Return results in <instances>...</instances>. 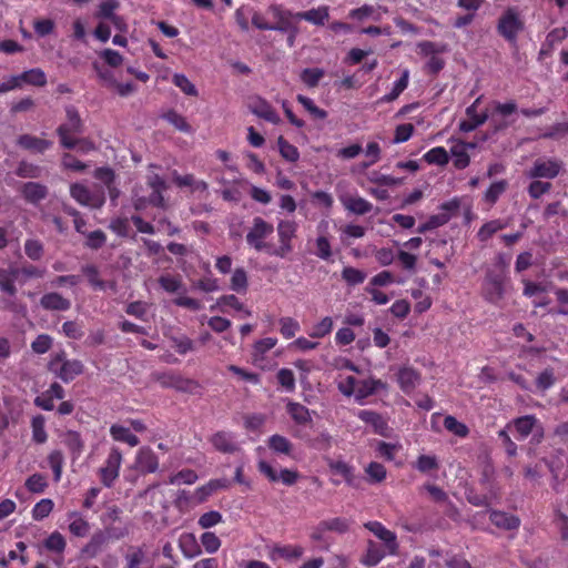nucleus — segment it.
<instances>
[{"instance_id": "obj_32", "label": "nucleus", "mask_w": 568, "mask_h": 568, "mask_svg": "<svg viewBox=\"0 0 568 568\" xmlns=\"http://www.w3.org/2000/svg\"><path fill=\"white\" fill-rule=\"evenodd\" d=\"M164 385L171 386L179 392L195 394L200 388V384L190 378H183L180 375H170L168 381L163 382Z\"/></svg>"}, {"instance_id": "obj_50", "label": "nucleus", "mask_w": 568, "mask_h": 568, "mask_svg": "<svg viewBox=\"0 0 568 568\" xmlns=\"http://www.w3.org/2000/svg\"><path fill=\"white\" fill-rule=\"evenodd\" d=\"M333 326V318L325 316L318 323L312 326L311 331L308 332V336L311 338H323L332 332Z\"/></svg>"}, {"instance_id": "obj_53", "label": "nucleus", "mask_w": 568, "mask_h": 568, "mask_svg": "<svg viewBox=\"0 0 568 568\" xmlns=\"http://www.w3.org/2000/svg\"><path fill=\"white\" fill-rule=\"evenodd\" d=\"M247 274L243 267H237L234 270L231 276L230 287L232 291L237 293L246 292L247 290Z\"/></svg>"}, {"instance_id": "obj_16", "label": "nucleus", "mask_w": 568, "mask_h": 568, "mask_svg": "<svg viewBox=\"0 0 568 568\" xmlns=\"http://www.w3.org/2000/svg\"><path fill=\"white\" fill-rule=\"evenodd\" d=\"M296 20H304L315 27H324L329 20V7L323 4L306 11L296 12Z\"/></svg>"}, {"instance_id": "obj_31", "label": "nucleus", "mask_w": 568, "mask_h": 568, "mask_svg": "<svg viewBox=\"0 0 568 568\" xmlns=\"http://www.w3.org/2000/svg\"><path fill=\"white\" fill-rule=\"evenodd\" d=\"M63 444L70 452L73 460L78 459L84 450V442L77 430H67L63 435Z\"/></svg>"}, {"instance_id": "obj_13", "label": "nucleus", "mask_w": 568, "mask_h": 568, "mask_svg": "<svg viewBox=\"0 0 568 568\" xmlns=\"http://www.w3.org/2000/svg\"><path fill=\"white\" fill-rule=\"evenodd\" d=\"M135 469L142 474H153L159 469V458L150 447H141L135 456Z\"/></svg>"}, {"instance_id": "obj_41", "label": "nucleus", "mask_w": 568, "mask_h": 568, "mask_svg": "<svg viewBox=\"0 0 568 568\" xmlns=\"http://www.w3.org/2000/svg\"><path fill=\"white\" fill-rule=\"evenodd\" d=\"M17 78L18 83H28L36 87H44L47 84V75L45 73L39 69H30L28 71L22 72L19 75H14Z\"/></svg>"}, {"instance_id": "obj_47", "label": "nucleus", "mask_w": 568, "mask_h": 568, "mask_svg": "<svg viewBox=\"0 0 568 568\" xmlns=\"http://www.w3.org/2000/svg\"><path fill=\"white\" fill-rule=\"evenodd\" d=\"M48 464L53 473V479L55 483H59L62 477V470L64 465V456L63 453L59 449L52 450L48 455Z\"/></svg>"}, {"instance_id": "obj_9", "label": "nucleus", "mask_w": 568, "mask_h": 568, "mask_svg": "<svg viewBox=\"0 0 568 568\" xmlns=\"http://www.w3.org/2000/svg\"><path fill=\"white\" fill-rule=\"evenodd\" d=\"M70 196L80 205L101 209L105 203L103 190L92 192L87 185L75 182L70 185Z\"/></svg>"}, {"instance_id": "obj_62", "label": "nucleus", "mask_w": 568, "mask_h": 568, "mask_svg": "<svg viewBox=\"0 0 568 568\" xmlns=\"http://www.w3.org/2000/svg\"><path fill=\"white\" fill-rule=\"evenodd\" d=\"M43 545L49 551L62 554L65 549L67 542L59 531H53L48 538H45Z\"/></svg>"}, {"instance_id": "obj_61", "label": "nucleus", "mask_w": 568, "mask_h": 568, "mask_svg": "<svg viewBox=\"0 0 568 568\" xmlns=\"http://www.w3.org/2000/svg\"><path fill=\"white\" fill-rule=\"evenodd\" d=\"M365 471L368 476L367 480L372 484L382 483L386 478L387 474L384 465L377 462L369 463L365 468Z\"/></svg>"}, {"instance_id": "obj_38", "label": "nucleus", "mask_w": 568, "mask_h": 568, "mask_svg": "<svg viewBox=\"0 0 568 568\" xmlns=\"http://www.w3.org/2000/svg\"><path fill=\"white\" fill-rule=\"evenodd\" d=\"M349 526H351V521L347 518L335 517V518L322 520L318 524V531L320 532L335 531L338 534H345L348 531Z\"/></svg>"}, {"instance_id": "obj_56", "label": "nucleus", "mask_w": 568, "mask_h": 568, "mask_svg": "<svg viewBox=\"0 0 568 568\" xmlns=\"http://www.w3.org/2000/svg\"><path fill=\"white\" fill-rule=\"evenodd\" d=\"M82 273L87 276L89 284L94 290H104V281L100 278L99 268L93 264H87L81 268Z\"/></svg>"}, {"instance_id": "obj_49", "label": "nucleus", "mask_w": 568, "mask_h": 568, "mask_svg": "<svg viewBox=\"0 0 568 568\" xmlns=\"http://www.w3.org/2000/svg\"><path fill=\"white\" fill-rule=\"evenodd\" d=\"M527 187V193L532 200H538L542 195L550 192L552 184L549 181H541L540 179H531Z\"/></svg>"}, {"instance_id": "obj_42", "label": "nucleus", "mask_w": 568, "mask_h": 568, "mask_svg": "<svg viewBox=\"0 0 568 568\" xmlns=\"http://www.w3.org/2000/svg\"><path fill=\"white\" fill-rule=\"evenodd\" d=\"M179 546L181 552L187 559L195 558L202 554V549L197 545L194 536L191 534L181 536L179 540Z\"/></svg>"}, {"instance_id": "obj_58", "label": "nucleus", "mask_w": 568, "mask_h": 568, "mask_svg": "<svg viewBox=\"0 0 568 568\" xmlns=\"http://www.w3.org/2000/svg\"><path fill=\"white\" fill-rule=\"evenodd\" d=\"M199 476L195 470L193 469H181L176 474L170 476L169 484L170 485H180V484H186L192 485L197 480Z\"/></svg>"}, {"instance_id": "obj_27", "label": "nucleus", "mask_w": 568, "mask_h": 568, "mask_svg": "<svg viewBox=\"0 0 568 568\" xmlns=\"http://www.w3.org/2000/svg\"><path fill=\"white\" fill-rule=\"evenodd\" d=\"M17 143L20 148L36 153H44L52 146L51 141L31 134H21Z\"/></svg>"}, {"instance_id": "obj_24", "label": "nucleus", "mask_w": 568, "mask_h": 568, "mask_svg": "<svg viewBox=\"0 0 568 568\" xmlns=\"http://www.w3.org/2000/svg\"><path fill=\"white\" fill-rule=\"evenodd\" d=\"M420 374L413 367H403L397 375V382L405 394H410L419 384Z\"/></svg>"}, {"instance_id": "obj_7", "label": "nucleus", "mask_w": 568, "mask_h": 568, "mask_svg": "<svg viewBox=\"0 0 568 568\" xmlns=\"http://www.w3.org/2000/svg\"><path fill=\"white\" fill-rule=\"evenodd\" d=\"M564 171V162L557 158H538L527 170L529 179L554 180Z\"/></svg>"}, {"instance_id": "obj_22", "label": "nucleus", "mask_w": 568, "mask_h": 568, "mask_svg": "<svg viewBox=\"0 0 568 568\" xmlns=\"http://www.w3.org/2000/svg\"><path fill=\"white\" fill-rule=\"evenodd\" d=\"M40 306L45 311L64 312L70 310L71 301L63 297L58 292H50L42 295L40 298Z\"/></svg>"}, {"instance_id": "obj_11", "label": "nucleus", "mask_w": 568, "mask_h": 568, "mask_svg": "<svg viewBox=\"0 0 568 568\" xmlns=\"http://www.w3.org/2000/svg\"><path fill=\"white\" fill-rule=\"evenodd\" d=\"M364 527L384 542L385 549L387 550L388 555H397L398 542L397 536L394 531L387 529L382 523L376 520L365 523Z\"/></svg>"}, {"instance_id": "obj_1", "label": "nucleus", "mask_w": 568, "mask_h": 568, "mask_svg": "<svg viewBox=\"0 0 568 568\" xmlns=\"http://www.w3.org/2000/svg\"><path fill=\"white\" fill-rule=\"evenodd\" d=\"M48 371L63 383H70L84 372V365L80 359H69L64 351L51 355L48 362Z\"/></svg>"}, {"instance_id": "obj_51", "label": "nucleus", "mask_w": 568, "mask_h": 568, "mask_svg": "<svg viewBox=\"0 0 568 568\" xmlns=\"http://www.w3.org/2000/svg\"><path fill=\"white\" fill-rule=\"evenodd\" d=\"M444 427L452 434L460 437V438H465L468 436L469 434V429L468 427L459 422L456 417L452 416V415H447L445 418H444Z\"/></svg>"}, {"instance_id": "obj_48", "label": "nucleus", "mask_w": 568, "mask_h": 568, "mask_svg": "<svg viewBox=\"0 0 568 568\" xmlns=\"http://www.w3.org/2000/svg\"><path fill=\"white\" fill-rule=\"evenodd\" d=\"M423 159L428 164L445 165L449 161L448 153L444 146H435L427 151Z\"/></svg>"}, {"instance_id": "obj_28", "label": "nucleus", "mask_w": 568, "mask_h": 568, "mask_svg": "<svg viewBox=\"0 0 568 568\" xmlns=\"http://www.w3.org/2000/svg\"><path fill=\"white\" fill-rule=\"evenodd\" d=\"M266 445L270 450L277 455H285L287 457H294V445L293 443L283 435L274 434L266 440Z\"/></svg>"}, {"instance_id": "obj_18", "label": "nucleus", "mask_w": 568, "mask_h": 568, "mask_svg": "<svg viewBox=\"0 0 568 568\" xmlns=\"http://www.w3.org/2000/svg\"><path fill=\"white\" fill-rule=\"evenodd\" d=\"M109 541L108 535L102 531H95L90 540L81 549V555L84 558L92 559L101 554Z\"/></svg>"}, {"instance_id": "obj_33", "label": "nucleus", "mask_w": 568, "mask_h": 568, "mask_svg": "<svg viewBox=\"0 0 568 568\" xmlns=\"http://www.w3.org/2000/svg\"><path fill=\"white\" fill-rule=\"evenodd\" d=\"M342 202L347 211L356 215L367 214L373 209V204L362 196H347Z\"/></svg>"}, {"instance_id": "obj_25", "label": "nucleus", "mask_w": 568, "mask_h": 568, "mask_svg": "<svg viewBox=\"0 0 568 568\" xmlns=\"http://www.w3.org/2000/svg\"><path fill=\"white\" fill-rule=\"evenodd\" d=\"M489 519L496 527L505 530H516L520 526L519 517L500 510H490Z\"/></svg>"}, {"instance_id": "obj_6", "label": "nucleus", "mask_w": 568, "mask_h": 568, "mask_svg": "<svg viewBox=\"0 0 568 568\" xmlns=\"http://www.w3.org/2000/svg\"><path fill=\"white\" fill-rule=\"evenodd\" d=\"M524 27L525 23L518 11L515 8H508L498 20L497 31L505 40L515 43Z\"/></svg>"}, {"instance_id": "obj_57", "label": "nucleus", "mask_w": 568, "mask_h": 568, "mask_svg": "<svg viewBox=\"0 0 568 568\" xmlns=\"http://www.w3.org/2000/svg\"><path fill=\"white\" fill-rule=\"evenodd\" d=\"M54 503L50 498H43L38 501L32 508V518L34 520H42L47 518L53 510Z\"/></svg>"}, {"instance_id": "obj_46", "label": "nucleus", "mask_w": 568, "mask_h": 568, "mask_svg": "<svg viewBox=\"0 0 568 568\" xmlns=\"http://www.w3.org/2000/svg\"><path fill=\"white\" fill-rule=\"evenodd\" d=\"M171 346L179 355H186L195 351V343L186 335H175L170 337Z\"/></svg>"}, {"instance_id": "obj_26", "label": "nucleus", "mask_w": 568, "mask_h": 568, "mask_svg": "<svg viewBox=\"0 0 568 568\" xmlns=\"http://www.w3.org/2000/svg\"><path fill=\"white\" fill-rule=\"evenodd\" d=\"M230 486L231 481L227 478L211 479L205 485L196 488L195 498L197 503H204L213 493L227 489Z\"/></svg>"}, {"instance_id": "obj_52", "label": "nucleus", "mask_w": 568, "mask_h": 568, "mask_svg": "<svg viewBox=\"0 0 568 568\" xmlns=\"http://www.w3.org/2000/svg\"><path fill=\"white\" fill-rule=\"evenodd\" d=\"M508 183L506 180L496 181L490 184L487 191L484 194V200L494 205L500 195L507 190Z\"/></svg>"}, {"instance_id": "obj_59", "label": "nucleus", "mask_w": 568, "mask_h": 568, "mask_svg": "<svg viewBox=\"0 0 568 568\" xmlns=\"http://www.w3.org/2000/svg\"><path fill=\"white\" fill-rule=\"evenodd\" d=\"M342 278L349 285L362 284L366 278V273L353 266H346L342 271Z\"/></svg>"}, {"instance_id": "obj_21", "label": "nucleus", "mask_w": 568, "mask_h": 568, "mask_svg": "<svg viewBox=\"0 0 568 568\" xmlns=\"http://www.w3.org/2000/svg\"><path fill=\"white\" fill-rule=\"evenodd\" d=\"M250 108L252 113L255 114L257 118H261L273 124H278L281 122L280 115L265 99L257 98L255 101L252 102Z\"/></svg>"}, {"instance_id": "obj_35", "label": "nucleus", "mask_w": 568, "mask_h": 568, "mask_svg": "<svg viewBox=\"0 0 568 568\" xmlns=\"http://www.w3.org/2000/svg\"><path fill=\"white\" fill-rule=\"evenodd\" d=\"M286 410L291 418L298 425H307L312 422L310 409L296 402H288Z\"/></svg>"}, {"instance_id": "obj_37", "label": "nucleus", "mask_w": 568, "mask_h": 568, "mask_svg": "<svg viewBox=\"0 0 568 568\" xmlns=\"http://www.w3.org/2000/svg\"><path fill=\"white\" fill-rule=\"evenodd\" d=\"M216 306L220 307L221 312L226 313V307L233 308L236 312L244 313L245 316H251L252 312L247 310L244 304L233 294L222 295L216 301Z\"/></svg>"}, {"instance_id": "obj_10", "label": "nucleus", "mask_w": 568, "mask_h": 568, "mask_svg": "<svg viewBox=\"0 0 568 568\" xmlns=\"http://www.w3.org/2000/svg\"><path fill=\"white\" fill-rule=\"evenodd\" d=\"M257 469L270 483L281 481L285 486H293L301 478V474L296 469L282 468L277 473L270 463L263 459L257 463Z\"/></svg>"}, {"instance_id": "obj_40", "label": "nucleus", "mask_w": 568, "mask_h": 568, "mask_svg": "<svg viewBox=\"0 0 568 568\" xmlns=\"http://www.w3.org/2000/svg\"><path fill=\"white\" fill-rule=\"evenodd\" d=\"M72 519L69 524V531L75 537H85L90 531V524L79 513L72 511L69 515Z\"/></svg>"}, {"instance_id": "obj_54", "label": "nucleus", "mask_w": 568, "mask_h": 568, "mask_svg": "<svg viewBox=\"0 0 568 568\" xmlns=\"http://www.w3.org/2000/svg\"><path fill=\"white\" fill-rule=\"evenodd\" d=\"M278 151L282 158H284L288 162H296L300 158V152L297 148L291 144L287 140H285L282 135L277 139Z\"/></svg>"}, {"instance_id": "obj_15", "label": "nucleus", "mask_w": 568, "mask_h": 568, "mask_svg": "<svg viewBox=\"0 0 568 568\" xmlns=\"http://www.w3.org/2000/svg\"><path fill=\"white\" fill-rule=\"evenodd\" d=\"M210 443L217 452L223 454H234L240 448L234 434L225 430L214 433L210 437Z\"/></svg>"}, {"instance_id": "obj_43", "label": "nucleus", "mask_w": 568, "mask_h": 568, "mask_svg": "<svg viewBox=\"0 0 568 568\" xmlns=\"http://www.w3.org/2000/svg\"><path fill=\"white\" fill-rule=\"evenodd\" d=\"M31 432H32V440L42 445L48 440V433L45 430V417L43 415H36L31 419Z\"/></svg>"}, {"instance_id": "obj_19", "label": "nucleus", "mask_w": 568, "mask_h": 568, "mask_svg": "<svg viewBox=\"0 0 568 568\" xmlns=\"http://www.w3.org/2000/svg\"><path fill=\"white\" fill-rule=\"evenodd\" d=\"M386 383L381 379L373 377L361 379L357 383L355 398L359 404H363L365 398L376 394L379 389H386Z\"/></svg>"}, {"instance_id": "obj_5", "label": "nucleus", "mask_w": 568, "mask_h": 568, "mask_svg": "<svg viewBox=\"0 0 568 568\" xmlns=\"http://www.w3.org/2000/svg\"><path fill=\"white\" fill-rule=\"evenodd\" d=\"M280 245L271 244V256L284 258L293 251V240L296 237L297 224L291 220H281L276 226Z\"/></svg>"}, {"instance_id": "obj_64", "label": "nucleus", "mask_w": 568, "mask_h": 568, "mask_svg": "<svg viewBox=\"0 0 568 568\" xmlns=\"http://www.w3.org/2000/svg\"><path fill=\"white\" fill-rule=\"evenodd\" d=\"M554 294L556 296L558 307L550 312L557 315H568V290L558 287L554 291Z\"/></svg>"}, {"instance_id": "obj_20", "label": "nucleus", "mask_w": 568, "mask_h": 568, "mask_svg": "<svg viewBox=\"0 0 568 568\" xmlns=\"http://www.w3.org/2000/svg\"><path fill=\"white\" fill-rule=\"evenodd\" d=\"M21 195L22 197L31 204H38L43 201L48 194L49 190L44 184L38 182H27L21 186Z\"/></svg>"}, {"instance_id": "obj_8", "label": "nucleus", "mask_w": 568, "mask_h": 568, "mask_svg": "<svg viewBox=\"0 0 568 568\" xmlns=\"http://www.w3.org/2000/svg\"><path fill=\"white\" fill-rule=\"evenodd\" d=\"M122 453L119 447H111L106 459L102 467L99 468L98 475L104 487L111 488L119 478L122 465Z\"/></svg>"}, {"instance_id": "obj_17", "label": "nucleus", "mask_w": 568, "mask_h": 568, "mask_svg": "<svg viewBox=\"0 0 568 568\" xmlns=\"http://www.w3.org/2000/svg\"><path fill=\"white\" fill-rule=\"evenodd\" d=\"M357 417L365 424L371 425L375 434L381 436L388 435V424L379 413L369 409H362L358 412Z\"/></svg>"}, {"instance_id": "obj_12", "label": "nucleus", "mask_w": 568, "mask_h": 568, "mask_svg": "<svg viewBox=\"0 0 568 568\" xmlns=\"http://www.w3.org/2000/svg\"><path fill=\"white\" fill-rule=\"evenodd\" d=\"M268 11L272 13L275 20V23H272L273 31L284 33L297 24L296 22L298 20H296V12L284 9L281 4L270 6Z\"/></svg>"}, {"instance_id": "obj_29", "label": "nucleus", "mask_w": 568, "mask_h": 568, "mask_svg": "<svg viewBox=\"0 0 568 568\" xmlns=\"http://www.w3.org/2000/svg\"><path fill=\"white\" fill-rule=\"evenodd\" d=\"M328 467L333 474L341 475L348 486H358V478L352 465L343 460H332L328 463Z\"/></svg>"}, {"instance_id": "obj_3", "label": "nucleus", "mask_w": 568, "mask_h": 568, "mask_svg": "<svg viewBox=\"0 0 568 568\" xmlns=\"http://www.w3.org/2000/svg\"><path fill=\"white\" fill-rule=\"evenodd\" d=\"M67 122L62 123L57 129V134L60 139V144L68 150L77 148L75 138L71 134H82L84 131V124L80 118L79 111L73 105L65 108Z\"/></svg>"}, {"instance_id": "obj_4", "label": "nucleus", "mask_w": 568, "mask_h": 568, "mask_svg": "<svg viewBox=\"0 0 568 568\" xmlns=\"http://www.w3.org/2000/svg\"><path fill=\"white\" fill-rule=\"evenodd\" d=\"M274 232V225L261 216L252 220V226L246 233L245 241L247 245L256 252H264L270 255L271 244L266 242Z\"/></svg>"}, {"instance_id": "obj_63", "label": "nucleus", "mask_w": 568, "mask_h": 568, "mask_svg": "<svg viewBox=\"0 0 568 568\" xmlns=\"http://www.w3.org/2000/svg\"><path fill=\"white\" fill-rule=\"evenodd\" d=\"M200 541L204 550L210 555L217 552L222 545L221 539L212 531L203 532L200 537Z\"/></svg>"}, {"instance_id": "obj_23", "label": "nucleus", "mask_w": 568, "mask_h": 568, "mask_svg": "<svg viewBox=\"0 0 568 568\" xmlns=\"http://www.w3.org/2000/svg\"><path fill=\"white\" fill-rule=\"evenodd\" d=\"M124 568H152V564L142 547H130L124 556Z\"/></svg>"}, {"instance_id": "obj_14", "label": "nucleus", "mask_w": 568, "mask_h": 568, "mask_svg": "<svg viewBox=\"0 0 568 568\" xmlns=\"http://www.w3.org/2000/svg\"><path fill=\"white\" fill-rule=\"evenodd\" d=\"M480 101V98L476 99L473 104L466 108L467 120H463L459 122V130L462 132L468 133L476 130L478 126L483 125L487 119V112L477 113V105Z\"/></svg>"}, {"instance_id": "obj_36", "label": "nucleus", "mask_w": 568, "mask_h": 568, "mask_svg": "<svg viewBox=\"0 0 568 568\" xmlns=\"http://www.w3.org/2000/svg\"><path fill=\"white\" fill-rule=\"evenodd\" d=\"M537 418L534 415H525L513 420V426L518 439L527 438L532 432Z\"/></svg>"}, {"instance_id": "obj_39", "label": "nucleus", "mask_w": 568, "mask_h": 568, "mask_svg": "<svg viewBox=\"0 0 568 568\" xmlns=\"http://www.w3.org/2000/svg\"><path fill=\"white\" fill-rule=\"evenodd\" d=\"M409 72L404 70L402 77L394 83L393 89L389 93L383 95L378 103H389L395 101L408 87Z\"/></svg>"}, {"instance_id": "obj_55", "label": "nucleus", "mask_w": 568, "mask_h": 568, "mask_svg": "<svg viewBox=\"0 0 568 568\" xmlns=\"http://www.w3.org/2000/svg\"><path fill=\"white\" fill-rule=\"evenodd\" d=\"M41 168L27 161L19 162L16 175L22 179H38L41 176Z\"/></svg>"}, {"instance_id": "obj_30", "label": "nucleus", "mask_w": 568, "mask_h": 568, "mask_svg": "<svg viewBox=\"0 0 568 568\" xmlns=\"http://www.w3.org/2000/svg\"><path fill=\"white\" fill-rule=\"evenodd\" d=\"M386 555H388V552L385 547L383 548L374 540H368L366 552L361 562L367 567H374L377 566Z\"/></svg>"}, {"instance_id": "obj_60", "label": "nucleus", "mask_w": 568, "mask_h": 568, "mask_svg": "<svg viewBox=\"0 0 568 568\" xmlns=\"http://www.w3.org/2000/svg\"><path fill=\"white\" fill-rule=\"evenodd\" d=\"M24 485L30 493L42 494L48 487V481L44 475L37 473L28 477Z\"/></svg>"}, {"instance_id": "obj_2", "label": "nucleus", "mask_w": 568, "mask_h": 568, "mask_svg": "<svg viewBox=\"0 0 568 568\" xmlns=\"http://www.w3.org/2000/svg\"><path fill=\"white\" fill-rule=\"evenodd\" d=\"M508 276L503 270H489L485 272L481 283L483 298L494 305H498L506 294Z\"/></svg>"}, {"instance_id": "obj_34", "label": "nucleus", "mask_w": 568, "mask_h": 568, "mask_svg": "<svg viewBox=\"0 0 568 568\" xmlns=\"http://www.w3.org/2000/svg\"><path fill=\"white\" fill-rule=\"evenodd\" d=\"M110 435L113 438V440L125 443L131 447H135L140 444L139 437L131 433L130 428H126L119 424L111 425Z\"/></svg>"}, {"instance_id": "obj_45", "label": "nucleus", "mask_w": 568, "mask_h": 568, "mask_svg": "<svg viewBox=\"0 0 568 568\" xmlns=\"http://www.w3.org/2000/svg\"><path fill=\"white\" fill-rule=\"evenodd\" d=\"M450 153L453 156V164L456 169L463 170L469 165L470 158L467 153L465 143L453 145L450 148Z\"/></svg>"}, {"instance_id": "obj_44", "label": "nucleus", "mask_w": 568, "mask_h": 568, "mask_svg": "<svg viewBox=\"0 0 568 568\" xmlns=\"http://www.w3.org/2000/svg\"><path fill=\"white\" fill-rule=\"evenodd\" d=\"M272 552L286 560H296L303 556L304 548L300 545H275Z\"/></svg>"}]
</instances>
